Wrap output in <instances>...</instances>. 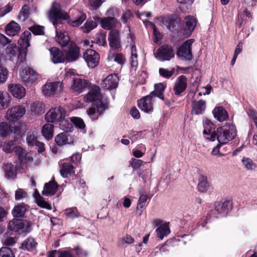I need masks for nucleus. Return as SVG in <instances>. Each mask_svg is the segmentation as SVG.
<instances>
[{
  "instance_id": "nucleus-1",
  "label": "nucleus",
  "mask_w": 257,
  "mask_h": 257,
  "mask_svg": "<svg viewBox=\"0 0 257 257\" xmlns=\"http://www.w3.org/2000/svg\"><path fill=\"white\" fill-rule=\"evenodd\" d=\"M84 99L86 102H92L96 107H90L86 111L92 120L97 119L103 111L108 108V98L100 93V88L98 86H92L88 93L85 96Z\"/></svg>"
},
{
  "instance_id": "nucleus-2",
  "label": "nucleus",
  "mask_w": 257,
  "mask_h": 257,
  "mask_svg": "<svg viewBox=\"0 0 257 257\" xmlns=\"http://www.w3.org/2000/svg\"><path fill=\"white\" fill-rule=\"evenodd\" d=\"M48 17L55 28L56 41L62 46H66L70 42L68 34L67 32L63 31V29H60L58 26L59 24L62 23L63 21L69 18L68 14L61 9L59 4L54 3L48 14Z\"/></svg>"
},
{
  "instance_id": "nucleus-3",
  "label": "nucleus",
  "mask_w": 257,
  "mask_h": 257,
  "mask_svg": "<svg viewBox=\"0 0 257 257\" xmlns=\"http://www.w3.org/2000/svg\"><path fill=\"white\" fill-rule=\"evenodd\" d=\"M236 136V130L235 125L227 123L218 127L215 134H212L210 138L206 137V139L210 141H214L216 138L219 144L223 145L233 140Z\"/></svg>"
},
{
  "instance_id": "nucleus-4",
  "label": "nucleus",
  "mask_w": 257,
  "mask_h": 257,
  "mask_svg": "<svg viewBox=\"0 0 257 257\" xmlns=\"http://www.w3.org/2000/svg\"><path fill=\"white\" fill-rule=\"evenodd\" d=\"M231 209V203L229 200L217 201L214 204V209L210 213L209 215L218 218L225 216Z\"/></svg>"
},
{
  "instance_id": "nucleus-5",
  "label": "nucleus",
  "mask_w": 257,
  "mask_h": 257,
  "mask_svg": "<svg viewBox=\"0 0 257 257\" xmlns=\"http://www.w3.org/2000/svg\"><path fill=\"white\" fill-rule=\"evenodd\" d=\"M8 228L10 230L18 232L19 233L30 232L31 230L30 223L27 220L16 218L9 222Z\"/></svg>"
},
{
  "instance_id": "nucleus-6",
  "label": "nucleus",
  "mask_w": 257,
  "mask_h": 257,
  "mask_svg": "<svg viewBox=\"0 0 257 257\" xmlns=\"http://www.w3.org/2000/svg\"><path fill=\"white\" fill-rule=\"evenodd\" d=\"M194 40L193 39L186 41L178 49L177 56L182 60H190L193 57L191 46Z\"/></svg>"
},
{
  "instance_id": "nucleus-7",
  "label": "nucleus",
  "mask_w": 257,
  "mask_h": 257,
  "mask_svg": "<svg viewBox=\"0 0 257 257\" xmlns=\"http://www.w3.org/2000/svg\"><path fill=\"white\" fill-rule=\"evenodd\" d=\"M155 55L160 61H170L175 57V51L172 46L165 44L159 48Z\"/></svg>"
},
{
  "instance_id": "nucleus-8",
  "label": "nucleus",
  "mask_w": 257,
  "mask_h": 257,
  "mask_svg": "<svg viewBox=\"0 0 257 257\" xmlns=\"http://www.w3.org/2000/svg\"><path fill=\"white\" fill-rule=\"evenodd\" d=\"M25 108L22 105H16L8 109L6 113L7 120L11 123L17 122L25 113Z\"/></svg>"
},
{
  "instance_id": "nucleus-9",
  "label": "nucleus",
  "mask_w": 257,
  "mask_h": 257,
  "mask_svg": "<svg viewBox=\"0 0 257 257\" xmlns=\"http://www.w3.org/2000/svg\"><path fill=\"white\" fill-rule=\"evenodd\" d=\"M66 112L61 106H56L51 108L45 114V119L47 122H58L65 117Z\"/></svg>"
},
{
  "instance_id": "nucleus-10",
  "label": "nucleus",
  "mask_w": 257,
  "mask_h": 257,
  "mask_svg": "<svg viewBox=\"0 0 257 257\" xmlns=\"http://www.w3.org/2000/svg\"><path fill=\"white\" fill-rule=\"evenodd\" d=\"M62 89V84L60 82H47L42 86V91L45 96L50 97L57 94Z\"/></svg>"
},
{
  "instance_id": "nucleus-11",
  "label": "nucleus",
  "mask_w": 257,
  "mask_h": 257,
  "mask_svg": "<svg viewBox=\"0 0 257 257\" xmlns=\"http://www.w3.org/2000/svg\"><path fill=\"white\" fill-rule=\"evenodd\" d=\"M153 101L154 97L149 94L138 100V107L142 111L150 114L153 111Z\"/></svg>"
},
{
  "instance_id": "nucleus-12",
  "label": "nucleus",
  "mask_w": 257,
  "mask_h": 257,
  "mask_svg": "<svg viewBox=\"0 0 257 257\" xmlns=\"http://www.w3.org/2000/svg\"><path fill=\"white\" fill-rule=\"evenodd\" d=\"M83 57L89 67L94 68L99 63V55L93 50H86L84 53Z\"/></svg>"
},
{
  "instance_id": "nucleus-13",
  "label": "nucleus",
  "mask_w": 257,
  "mask_h": 257,
  "mask_svg": "<svg viewBox=\"0 0 257 257\" xmlns=\"http://www.w3.org/2000/svg\"><path fill=\"white\" fill-rule=\"evenodd\" d=\"M64 51L66 52L65 59L68 62L76 61L79 58V48L73 43H71L67 49Z\"/></svg>"
},
{
  "instance_id": "nucleus-14",
  "label": "nucleus",
  "mask_w": 257,
  "mask_h": 257,
  "mask_svg": "<svg viewBox=\"0 0 257 257\" xmlns=\"http://www.w3.org/2000/svg\"><path fill=\"white\" fill-rule=\"evenodd\" d=\"M23 81L26 85L35 82L37 79V73L32 68L24 69L20 74Z\"/></svg>"
},
{
  "instance_id": "nucleus-15",
  "label": "nucleus",
  "mask_w": 257,
  "mask_h": 257,
  "mask_svg": "<svg viewBox=\"0 0 257 257\" xmlns=\"http://www.w3.org/2000/svg\"><path fill=\"white\" fill-rule=\"evenodd\" d=\"M119 80L117 74H110L103 80L102 86L108 90L116 89L118 86Z\"/></svg>"
},
{
  "instance_id": "nucleus-16",
  "label": "nucleus",
  "mask_w": 257,
  "mask_h": 257,
  "mask_svg": "<svg viewBox=\"0 0 257 257\" xmlns=\"http://www.w3.org/2000/svg\"><path fill=\"white\" fill-rule=\"evenodd\" d=\"M187 79L185 76L180 75L176 79L173 90L176 95H180L187 88Z\"/></svg>"
},
{
  "instance_id": "nucleus-17",
  "label": "nucleus",
  "mask_w": 257,
  "mask_h": 257,
  "mask_svg": "<svg viewBox=\"0 0 257 257\" xmlns=\"http://www.w3.org/2000/svg\"><path fill=\"white\" fill-rule=\"evenodd\" d=\"M86 19L85 14L78 10H74L72 14V18L69 21V24L72 27H78L83 23Z\"/></svg>"
},
{
  "instance_id": "nucleus-18",
  "label": "nucleus",
  "mask_w": 257,
  "mask_h": 257,
  "mask_svg": "<svg viewBox=\"0 0 257 257\" xmlns=\"http://www.w3.org/2000/svg\"><path fill=\"white\" fill-rule=\"evenodd\" d=\"M134 36L131 34L127 38V42L130 43L131 48V57L130 58V64L132 67L136 68L138 65V54L136 47L134 42Z\"/></svg>"
},
{
  "instance_id": "nucleus-19",
  "label": "nucleus",
  "mask_w": 257,
  "mask_h": 257,
  "mask_svg": "<svg viewBox=\"0 0 257 257\" xmlns=\"http://www.w3.org/2000/svg\"><path fill=\"white\" fill-rule=\"evenodd\" d=\"M55 141L57 145L63 146L73 143L74 139L67 131L59 134L56 136Z\"/></svg>"
},
{
  "instance_id": "nucleus-20",
  "label": "nucleus",
  "mask_w": 257,
  "mask_h": 257,
  "mask_svg": "<svg viewBox=\"0 0 257 257\" xmlns=\"http://www.w3.org/2000/svg\"><path fill=\"white\" fill-rule=\"evenodd\" d=\"M89 84V81L79 78H73L72 89L77 93H80L86 89Z\"/></svg>"
},
{
  "instance_id": "nucleus-21",
  "label": "nucleus",
  "mask_w": 257,
  "mask_h": 257,
  "mask_svg": "<svg viewBox=\"0 0 257 257\" xmlns=\"http://www.w3.org/2000/svg\"><path fill=\"white\" fill-rule=\"evenodd\" d=\"M108 41L110 47L113 49H117L120 47V41L119 32L116 30H111L108 35Z\"/></svg>"
},
{
  "instance_id": "nucleus-22",
  "label": "nucleus",
  "mask_w": 257,
  "mask_h": 257,
  "mask_svg": "<svg viewBox=\"0 0 257 257\" xmlns=\"http://www.w3.org/2000/svg\"><path fill=\"white\" fill-rule=\"evenodd\" d=\"M8 89L14 97L18 98H22L26 94L25 88L19 84H10L8 86Z\"/></svg>"
},
{
  "instance_id": "nucleus-23",
  "label": "nucleus",
  "mask_w": 257,
  "mask_h": 257,
  "mask_svg": "<svg viewBox=\"0 0 257 257\" xmlns=\"http://www.w3.org/2000/svg\"><path fill=\"white\" fill-rule=\"evenodd\" d=\"M6 53L10 60L13 61L15 59L18 58L19 61L22 58H20V50L19 48L15 44H10L6 49Z\"/></svg>"
},
{
  "instance_id": "nucleus-24",
  "label": "nucleus",
  "mask_w": 257,
  "mask_h": 257,
  "mask_svg": "<svg viewBox=\"0 0 257 257\" xmlns=\"http://www.w3.org/2000/svg\"><path fill=\"white\" fill-rule=\"evenodd\" d=\"M51 59L55 64L63 63L65 60V56L62 51L56 47H52L50 49Z\"/></svg>"
},
{
  "instance_id": "nucleus-25",
  "label": "nucleus",
  "mask_w": 257,
  "mask_h": 257,
  "mask_svg": "<svg viewBox=\"0 0 257 257\" xmlns=\"http://www.w3.org/2000/svg\"><path fill=\"white\" fill-rule=\"evenodd\" d=\"M29 206L24 203L16 205L12 210V214L15 218H23L28 210Z\"/></svg>"
},
{
  "instance_id": "nucleus-26",
  "label": "nucleus",
  "mask_w": 257,
  "mask_h": 257,
  "mask_svg": "<svg viewBox=\"0 0 257 257\" xmlns=\"http://www.w3.org/2000/svg\"><path fill=\"white\" fill-rule=\"evenodd\" d=\"M185 33L187 36H190L196 26V20L192 16H188L185 18Z\"/></svg>"
},
{
  "instance_id": "nucleus-27",
  "label": "nucleus",
  "mask_w": 257,
  "mask_h": 257,
  "mask_svg": "<svg viewBox=\"0 0 257 257\" xmlns=\"http://www.w3.org/2000/svg\"><path fill=\"white\" fill-rule=\"evenodd\" d=\"M206 109V102L203 100L193 101L192 102V108L191 113L198 115L202 114Z\"/></svg>"
},
{
  "instance_id": "nucleus-28",
  "label": "nucleus",
  "mask_w": 257,
  "mask_h": 257,
  "mask_svg": "<svg viewBox=\"0 0 257 257\" xmlns=\"http://www.w3.org/2000/svg\"><path fill=\"white\" fill-rule=\"evenodd\" d=\"M58 185L54 181H51L45 183L42 194L44 196H52L54 195L57 190Z\"/></svg>"
},
{
  "instance_id": "nucleus-29",
  "label": "nucleus",
  "mask_w": 257,
  "mask_h": 257,
  "mask_svg": "<svg viewBox=\"0 0 257 257\" xmlns=\"http://www.w3.org/2000/svg\"><path fill=\"white\" fill-rule=\"evenodd\" d=\"M155 223L156 226H160L156 229L158 236L161 239H162L164 236L168 235L170 230L168 226V224L165 223L161 224V221L159 220H156L155 221Z\"/></svg>"
},
{
  "instance_id": "nucleus-30",
  "label": "nucleus",
  "mask_w": 257,
  "mask_h": 257,
  "mask_svg": "<svg viewBox=\"0 0 257 257\" xmlns=\"http://www.w3.org/2000/svg\"><path fill=\"white\" fill-rule=\"evenodd\" d=\"M60 173L62 177L67 178L74 174V167L69 163H63L60 166Z\"/></svg>"
},
{
  "instance_id": "nucleus-31",
  "label": "nucleus",
  "mask_w": 257,
  "mask_h": 257,
  "mask_svg": "<svg viewBox=\"0 0 257 257\" xmlns=\"http://www.w3.org/2000/svg\"><path fill=\"white\" fill-rule=\"evenodd\" d=\"M162 22L164 26L170 31L177 30L178 27V22L171 17H165L162 18Z\"/></svg>"
},
{
  "instance_id": "nucleus-32",
  "label": "nucleus",
  "mask_w": 257,
  "mask_h": 257,
  "mask_svg": "<svg viewBox=\"0 0 257 257\" xmlns=\"http://www.w3.org/2000/svg\"><path fill=\"white\" fill-rule=\"evenodd\" d=\"M21 30L19 25L14 22L12 21L8 24L6 27V32L9 36H14L18 35Z\"/></svg>"
},
{
  "instance_id": "nucleus-33",
  "label": "nucleus",
  "mask_w": 257,
  "mask_h": 257,
  "mask_svg": "<svg viewBox=\"0 0 257 257\" xmlns=\"http://www.w3.org/2000/svg\"><path fill=\"white\" fill-rule=\"evenodd\" d=\"M11 97L5 91H0V110L7 108L10 104Z\"/></svg>"
},
{
  "instance_id": "nucleus-34",
  "label": "nucleus",
  "mask_w": 257,
  "mask_h": 257,
  "mask_svg": "<svg viewBox=\"0 0 257 257\" xmlns=\"http://www.w3.org/2000/svg\"><path fill=\"white\" fill-rule=\"evenodd\" d=\"M31 39V34L29 31H25L21 35L18 43L22 48L27 49L30 46V41Z\"/></svg>"
},
{
  "instance_id": "nucleus-35",
  "label": "nucleus",
  "mask_w": 257,
  "mask_h": 257,
  "mask_svg": "<svg viewBox=\"0 0 257 257\" xmlns=\"http://www.w3.org/2000/svg\"><path fill=\"white\" fill-rule=\"evenodd\" d=\"M212 112L214 117L219 121H223L228 117L227 112L222 106L215 107Z\"/></svg>"
},
{
  "instance_id": "nucleus-36",
  "label": "nucleus",
  "mask_w": 257,
  "mask_h": 257,
  "mask_svg": "<svg viewBox=\"0 0 257 257\" xmlns=\"http://www.w3.org/2000/svg\"><path fill=\"white\" fill-rule=\"evenodd\" d=\"M54 133V125L52 123L44 124L41 130L43 136L47 140L53 138Z\"/></svg>"
},
{
  "instance_id": "nucleus-37",
  "label": "nucleus",
  "mask_w": 257,
  "mask_h": 257,
  "mask_svg": "<svg viewBox=\"0 0 257 257\" xmlns=\"http://www.w3.org/2000/svg\"><path fill=\"white\" fill-rule=\"evenodd\" d=\"M155 90L152 91L150 95H152V97H154L157 96L162 100H164V97L163 96V93L166 88V86L162 83H160L156 84L154 86Z\"/></svg>"
},
{
  "instance_id": "nucleus-38",
  "label": "nucleus",
  "mask_w": 257,
  "mask_h": 257,
  "mask_svg": "<svg viewBox=\"0 0 257 257\" xmlns=\"http://www.w3.org/2000/svg\"><path fill=\"white\" fill-rule=\"evenodd\" d=\"M5 176L8 179H14L17 176V170L11 163L6 164L4 168Z\"/></svg>"
},
{
  "instance_id": "nucleus-39",
  "label": "nucleus",
  "mask_w": 257,
  "mask_h": 257,
  "mask_svg": "<svg viewBox=\"0 0 257 257\" xmlns=\"http://www.w3.org/2000/svg\"><path fill=\"white\" fill-rule=\"evenodd\" d=\"M117 21L114 18L107 17L104 18L101 21V27L106 30H110L115 26Z\"/></svg>"
},
{
  "instance_id": "nucleus-40",
  "label": "nucleus",
  "mask_w": 257,
  "mask_h": 257,
  "mask_svg": "<svg viewBox=\"0 0 257 257\" xmlns=\"http://www.w3.org/2000/svg\"><path fill=\"white\" fill-rule=\"evenodd\" d=\"M203 124L204 127L203 133L204 135H207L208 137L210 138L212 134H215V132L214 131V124L210 120L206 119L203 120Z\"/></svg>"
},
{
  "instance_id": "nucleus-41",
  "label": "nucleus",
  "mask_w": 257,
  "mask_h": 257,
  "mask_svg": "<svg viewBox=\"0 0 257 257\" xmlns=\"http://www.w3.org/2000/svg\"><path fill=\"white\" fill-rule=\"evenodd\" d=\"M37 245V243L33 238L28 237L23 242L22 248L28 251H32L36 248Z\"/></svg>"
},
{
  "instance_id": "nucleus-42",
  "label": "nucleus",
  "mask_w": 257,
  "mask_h": 257,
  "mask_svg": "<svg viewBox=\"0 0 257 257\" xmlns=\"http://www.w3.org/2000/svg\"><path fill=\"white\" fill-rule=\"evenodd\" d=\"M30 110L32 113L39 115L44 113L45 106L42 102L36 101L31 104Z\"/></svg>"
},
{
  "instance_id": "nucleus-43",
  "label": "nucleus",
  "mask_w": 257,
  "mask_h": 257,
  "mask_svg": "<svg viewBox=\"0 0 257 257\" xmlns=\"http://www.w3.org/2000/svg\"><path fill=\"white\" fill-rule=\"evenodd\" d=\"M147 195L146 194H141L138 202V206L137 208V213L139 215H141L145 207V203L147 200Z\"/></svg>"
},
{
  "instance_id": "nucleus-44",
  "label": "nucleus",
  "mask_w": 257,
  "mask_h": 257,
  "mask_svg": "<svg viewBox=\"0 0 257 257\" xmlns=\"http://www.w3.org/2000/svg\"><path fill=\"white\" fill-rule=\"evenodd\" d=\"M64 215L72 219L81 216L80 213L78 212L77 208L75 207L66 209L64 210Z\"/></svg>"
},
{
  "instance_id": "nucleus-45",
  "label": "nucleus",
  "mask_w": 257,
  "mask_h": 257,
  "mask_svg": "<svg viewBox=\"0 0 257 257\" xmlns=\"http://www.w3.org/2000/svg\"><path fill=\"white\" fill-rule=\"evenodd\" d=\"M97 26V23L95 21L88 19L84 25L81 27V29L83 32L87 33L95 28Z\"/></svg>"
},
{
  "instance_id": "nucleus-46",
  "label": "nucleus",
  "mask_w": 257,
  "mask_h": 257,
  "mask_svg": "<svg viewBox=\"0 0 257 257\" xmlns=\"http://www.w3.org/2000/svg\"><path fill=\"white\" fill-rule=\"evenodd\" d=\"M209 187V184L207 182V178L203 175L200 176L199 178V183L198 185V189L199 191L204 192L206 191Z\"/></svg>"
},
{
  "instance_id": "nucleus-47",
  "label": "nucleus",
  "mask_w": 257,
  "mask_h": 257,
  "mask_svg": "<svg viewBox=\"0 0 257 257\" xmlns=\"http://www.w3.org/2000/svg\"><path fill=\"white\" fill-rule=\"evenodd\" d=\"M27 143L30 147H34L35 144L38 141L37 134L35 131L29 132L27 134Z\"/></svg>"
},
{
  "instance_id": "nucleus-48",
  "label": "nucleus",
  "mask_w": 257,
  "mask_h": 257,
  "mask_svg": "<svg viewBox=\"0 0 257 257\" xmlns=\"http://www.w3.org/2000/svg\"><path fill=\"white\" fill-rule=\"evenodd\" d=\"M70 120L76 127L84 131L85 128V124L82 118L78 117H72L70 118Z\"/></svg>"
},
{
  "instance_id": "nucleus-49",
  "label": "nucleus",
  "mask_w": 257,
  "mask_h": 257,
  "mask_svg": "<svg viewBox=\"0 0 257 257\" xmlns=\"http://www.w3.org/2000/svg\"><path fill=\"white\" fill-rule=\"evenodd\" d=\"M10 134V128L5 122L0 123V136L3 138L7 137Z\"/></svg>"
},
{
  "instance_id": "nucleus-50",
  "label": "nucleus",
  "mask_w": 257,
  "mask_h": 257,
  "mask_svg": "<svg viewBox=\"0 0 257 257\" xmlns=\"http://www.w3.org/2000/svg\"><path fill=\"white\" fill-rule=\"evenodd\" d=\"M174 68L171 70L168 69L160 68L159 70V74L164 78L169 79L171 77L174 73Z\"/></svg>"
},
{
  "instance_id": "nucleus-51",
  "label": "nucleus",
  "mask_w": 257,
  "mask_h": 257,
  "mask_svg": "<svg viewBox=\"0 0 257 257\" xmlns=\"http://www.w3.org/2000/svg\"><path fill=\"white\" fill-rule=\"evenodd\" d=\"M8 74L9 71L7 69L0 65V84L6 82L8 79Z\"/></svg>"
},
{
  "instance_id": "nucleus-52",
  "label": "nucleus",
  "mask_w": 257,
  "mask_h": 257,
  "mask_svg": "<svg viewBox=\"0 0 257 257\" xmlns=\"http://www.w3.org/2000/svg\"><path fill=\"white\" fill-rule=\"evenodd\" d=\"M30 14V8L27 5H24L19 14V18L24 21L29 17Z\"/></svg>"
},
{
  "instance_id": "nucleus-53",
  "label": "nucleus",
  "mask_w": 257,
  "mask_h": 257,
  "mask_svg": "<svg viewBox=\"0 0 257 257\" xmlns=\"http://www.w3.org/2000/svg\"><path fill=\"white\" fill-rule=\"evenodd\" d=\"M242 162L247 170H252L256 167L255 164L250 158L243 157L242 159Z\"/></svg>"
},
{
  "instance_id": "nucleus-54",
  "label": "nucleus",
  "mask_w": 257,
  "mask_h": 257,
  "mask_svg": "<svg viewBox=\"0 0 257 257\" xmlns=\"http://www.w3.org/2000/svg\"><path fill=\"white\" fill-rule=\"evenodd\" d=\"M0 257H15V256L11 248L3 247L0 249Z\"/></svg>"
},
{
  "instance_id": "nucleus-55",
  "label": "nucleus",
  "mask_w": 257,
  "mask_h": 257,
  "mask_svg": "<svg viewBox=\"0 0 257 257\" xmlns=\"http://www.w3.org/2000/svg\"><path fill=\"white\" fill-rule=\"evenodd\" d=\"M95 42L99 46H104L106 44V35L103 34H97L95 36Z\"/></svg>"
},
{
  "instance_id": "nucleus-56",
  "label": "nucleus",
  "mask_w": 257,
  "mask_h": 257,
  "mask_svg": "<svg viewBox=\"0 0 257 257\" xmlns=\"http://www.w3.org/2000/svg\"><path fill=\"white\" fill-rule=\"evenodd\" d=\"M31 32L35 35L44 34V27L40 26H34L31 28Z\"/></svg>"
},
{
  "instance_id": "nucleus-57",
  "label": "nucleus",
  "mask_w": 257,
  "mask_h": 257,
  "mask_svg": "<svg viewBox=\"0 0 257 257\" xmlns=\"http://www.w3.org/2000/svg\"><path fill=\"white\" fill-rule=\"evenodd\" d=\"M105 0H89L90 6L93 10H96L99 8Z\"/></svg>"
},
{
  "instance_id": "nucleus-58",
  "label": "nucleus",
  "mask_w": 257,
  "mask_h": 257,
  "mask_svg": "<svg viewBox=\"0 0 257 257\" xmlns=\"http://www.w3.org/2000/svg\"><path fill=\"white\" fill-rule=\"evenodd\" d=\"M14 152L19 159L22 160L24 159V157L26 155L25 151L22 147H18L14 148Z\"/></svg>"
},
{
  "instance_id": "nucleus-59",
  "label": "nucleus",
  "mask_w": 257,
  "mask_h": 257,
  "mask_svg": "<svg viewBox=\"0 0 257 257\" xmlns=\"http://www.w3.org/2000/svg\"><path fill=\"white\" fill-rule=\"evenodd\" d=\"M27 196L26 192L22 189H18L15 192V199L17 200H21Z\"/></svg>"
},
{
  "instance_id": "nucleus-60",
  "label": "nucleus",
  "mask_w": 257,
  "mask_h": 257,
  "mask_svg": "<svg viewBox=\"0 0 257 257\" xmlns=\"http://www.w3.org/2000/svg\"><path fill=\"white\" fill-rule=\"evenodd\" d=\"M130 163L131 166L134 169H137L142 165L143 163V161H142L141 160L132 158L131 160L130 161Z\"/></svg>"
},
{
  "instance_id": "nucleus-61",
  "label": "nucleus",
  "mask_w": 257,
  "mask_h": 257,
  "mask_svg": "<svg viewBox=\"0 0 257 257\" xmlns=\"http://www.w3.org/2000/svg\"><path fill=\"white\" fill-rule=\"evenodd\" d=\"M133 17L132 12L130 10L125 11L121 17V20L124 23H126L131 17Z\"/></svg>"
},
{
  "instance_id": "nucleus-62",
  "label": "nucleus",
  "mask_w": 257,
  "mask_h": 257,
  "mask_svg": "<svg viewBox=\"0 0 257 257\" xmlns=\"http://www.w3.org/2000/svg\"><path fill=\"white\" fill-rule=\"evenodd\" d=\"M114 61L120 65H122L124 63L125 59L121 54H116L114 56Z\"/></svg>"
},
{
  "instance_id": "nucleus-63",
  "label": "nucleus",
  "mask_w": 257,
  "mask_h": 257,
  "mask_svg": "<svg viewBox=\"0 0 257 257\" xmlns=\"http://www.w3.org/2000/svg\"><path fill=\"white\" fill-rule=\"evenodd\" d=\"M58 122H60L59 125L60 127L63 130L69 128V126L71 125L69 121L65 118V117H64L63 119L60 120Z\"/></svg>"
},
{
  "instance_id": "nucleus-64",
  "label": "nucleus",
  "mask_w": 257,
  "mask_h": 257,
  "mask_svg": "<svg viewBox=\"0 0 257 257\" xmlns=\"http://www.w3.org/2000/svg\"><path fill=\"white\" fill-rule=\"evenodd\" d=\"M249 117L252 119L256 127H257V112L252 109H249L247 111Z\"/></svg>"
}]
</instances>
